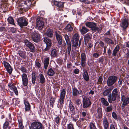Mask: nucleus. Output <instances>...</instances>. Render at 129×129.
<instances>
[{"label":"nucleus","mask_w":129,"mask_h":129,"mask_svg":"<svg viewBox=\"0 0 129 129\" xmlns=\"http://www.w3.org/2000/svg\"><path fill=\"white\" fill-rule=\"evenodd\" d=\"M119 93L117 89L116 88L114 89L112 92L111 97V96L110 94L108 95V99L109 103H111L112 101H115Z\"/></svg>","instance_id":"f257e3e1"},{"label":"nucleus","mask_w":129,"mask_h":129,"mask_svg":"<svg viewBox=\"0 0 129 129\" xmlns=\"http://www.w3.org/2000/svg\"><path fill=\"white\" fill-rule=\"evenodd\" d=\"M60 98L59 100V102L60 103V106H58L59 108H62L63 107V105L64 100V98L65 96L66 93V89L64 88H62L60 90Z\"/></svg>","instance_id":"f03ea898"},{"label":"nucleus","mask_w":129,"mask_h":129,"mask_svg":"<svg viewBox=\"0 0 129 129\" xmlns=\"http://www.w3.org/2000/svg\"><path fill=\"white\" fill-rule=\"evenodd\" d=\"M44 126L41 122L37 121H34L29 126L30 129H43Z\"/></svg>","instance_id":"7ed1b4c3"},{"label":"nucleus","mask_w":129,"mask_h":129,"mask_svg":"<svg viewBox=\"0 0 129 129\" xmlns=\"http://www.w3.org/2000/svg\"><path fill=\"white\" fill-rule=\"evenodd\" d=\"M86 26L91 28L92 30L100 33L102 29L101 28H98L96 27V24L94 23L91 22H86L85 23Z\"/></svg>","instance_id":"20e7f679"},{"label":"nucleus","mask_w":129,"mask_h":129,"mask_svg":"<svg viewBox=\"0 0 129 129\" xmlns=\"http://www.w3.org/2000/svg\"><path fill=\"white\" fill-rule=\"evenodd\" d=\"M121 101L122 103L121 106V107L123 111H124L125 107L129 104V97H126L124 95H123L121 97Z\"/></svg>","instance_id":"39448f33"},{"label":"nucleus","mask_w":129,"mask_h":129,"mask_svg":"<svg viewBox=\"0 0 129 129\" xmlns=\"http://www.w3.org/2000/svg\"><path fill=\"white\" fill-rule=\"evenodd\" d=\"M91 103L89 99L86 97H84L83 99V108H86L89 107Z\"/></svg>","instance_id":"423d86ee"},{"label":"nucleus","mask_w":129,"mask_h":129,"mask_svg":"<svg viewBox=\"0 0 129 129\" xmlns=\"http://www.w3.org/2000/svg\"><path fill=\"white\" fill-rule=\"evenodd\" d=\"M24 43L25 45L29 48L30 51L34 52L35 51L36 48L33 44L27 40H24Z\"/></svg>","instance_id":"0eeeda50"},{"label":"nucleus","mask_w":129,"mask_h":129,"mask_svg":"<svg viewBox=\"0 0 129 129\" xmlns=\"http://www.w3.org/2000/svg\"><path fill=\"white\" fill-rule=\"evenodd\" d=\"M117 79V77L114 76L109 77L107 81L108 85L110 86L113 85L116 82Z\"/></svg>","instance_id":"6e6552de"},{"label":"nucleus","mask_w":129,"mask_h":129,"mask_svg":"<svg viewBox=\"0 0 129 129\" xmlns=\"http://www.w3.org/2000/svg\"><path fill=\"white\" fill-rule=\"evenodd\" d=\"M36 26L39 30H41L43 27L44 22L41 18H38L36 19Z\"/></svg>","instance_id":"1a4fd4ad"},{"label":"nucleus","mask_w":129,"mask_h":129,"mask_svg":"<svg viewBox=\"0 0 129 129\" xmlns=\"http://www.w3.org/2000/svg\"><path fill=\"white\" fill-rule=\"evenodd\" d=\"M43 41L46 45V47L44 49V50L46 51H48L50 48L51 45V40L48 37H45L44 38Z\"/></svg>","instance_id":"9d476101"},{"label":"nucleus","mask_w":129,"mask_h":129,"mask_svg":"<svg viewBox=\"0 0 129 129\" xmlns=\"http://www.w3.org/2000/svg\"><path fill=\"white\" fill-rule=\"evenodd\" d=\"M17 22L20 27L26 26L28 24V22L27 21L26 19L22 17L19 18Z\"/></svg>","instance_id":"9b49d317"},{"label":"nucleus","mask_w":129,"mask_h":129,"mask_svg":"<svg viewBox=\"0 0 129 129\" xmlns=\"http://www.w3.org/2000/svg\"><path fill=\"white\" fill-rule=\"evenodd\" d=\"M31 37L33 41L35 42L39 41L40 39V34L36 31H34L32 33Z\"/></svg>","instance_id":"f8f14e48"},{"label":"nucleus","mask_w":129,"mask_h":129,"mask_svg":"<svg viewBox=\"0 0 129 129\" xmlns=\"http://www.w3.org/2000/svg\"><path fill=\"white\" fill-rule=\"evenodd\" d=\"M64 37L66 41L67 45V52L68 54H69L71 50V43L69 37L68 35H65Z\"/></svg>","instance_id":"ddd939ff"},{"label":"nucleus","mask_w":129,"mask_h":129,"mask_svg":"<svg viewBox=\"0 0 129 129\" xmlns=\"http://www.w3.org/2000/svg\"><path fill=\"white\" fill-rule=\"evenodd\" d=\"M9 89L13 91L16 95H18V92L17 88L14 85V83L9 82L8 85Z\"/></svg>","instance_id":"4468645a"},{"label":"nucleus","mask_w":129,"mask_h":129,"mask_svg":"<svg viewBox=\"0 0 129 129\" xmlns=\"http://www.w3.org/2000/svg\"><path fill=\"white\" fill-rule=\"evenodd\" d=\"M81 65L82 67H84L86 64V54L84 53H81Z\"/></svg>","instance_id":"2eb2a0df"},{"label":"nucleus","mask_w":129,"mask_h":129,"mask_svg":"<svg viewBox=\"0 0 129 129\" xmlns=\"http://www.w3.org/2000/svg\"><path fill=\"white\" fill-rule=\"evenodd\" d=\"M22 78L23 85L25 86H27L28 83V78L27 75L23 73L22 75Z\"/></svg>","instance_id":"dca6fc26"},{"label":"nucleus","mask_w":129,"mask_h":129,"mask_svg":"<svg viewBox=\"0 0 129 129\" xmlns=\"http://www.w3.org/2000/svg\"><path fill=\"white\" fill-rule=\"evenodd\" d=\"M58 50L55 49H52L50 53V55L52 57L57 58L58 56Z\"/></svg>","instance_id":"f3484780"},{"label":"nucleus","mask_w":129,"mask_h":129,"mask_svg":"<svg viewBox=\"0 0 129 129\" xmlns=\"http://www.w3.org/2000/svg\"><path fill=\"white\" fill-rule=\"evenodd\" d=\"M3 64L7 71L9 74H11L12 72V69L10 64L8 63L5 61L3 62Z\"/></svg>","instance_id":"a211bd4d"},{"label":"nucleus","mask_w":129,"mask_h":129,"mask_svg":"<svg viewBox=\"0 0 129 129\" xmlns=\"http://www.w3.org/2000/svg\"><path fill=\"white\" fill-rule=\"evenodd\" d=\"M68 109L70 113H72V114H74L75 111V108L71 101H70L69 103Z\"/></svg>","instance_id":"6ab92c4d"},{"label":"nucleus","mask_w":129,"mask_h":129,"mask_svg":"<svg viewBox=\"0 0 129 129\" xmlns=\"http://www.w3.org/2000/svg\"><path fill=\"white\" fill-rule=\"evenodd\" d=\"M82 92L81 90H78L76 88H73L72 94L74 96H76L78 94H82Z\"/></svg>","instance_id":"aec40b11"},{"label":"nucleus","mask_w":129,"mask_h":129,"mask_svg":"<svg viewBox=\"0 0 129 129\" xmlns=\"http://www.w3.org/2000/svg\"><path fill=\"white\" fill-rule=\"evenodd\" d=\"M52 4L53 5H54L59 8H62L63 6V3L60 2L54 1L52 2Z\"/></svg>","instance_id":"412c9836"},{"label":"nucleus","mask_w":129,"mask_h":129,"mask_svg":"<svg viewBox=\"0 0 129 129\" xmlns=\"http://www.w3.org/2000/svg\"><path fill=\"white\" fill-rule=\"evenodd\" d=\"M103 125L104 127V129H107L109 126V123L107 118L104 117L103 119Z\"/></svg>","instance_id":"4be33fe9"},{"label":"nucleus","mask_w":129,"mask_h":129,"mask_svg":"<svg viewBox=\"0 0 129 129\" xmlns=\"http://www.w3.org/2000/svg\"><path fill=\"white\" fill-rule=\"evenodd\" d=\"M122 27L124 28H126L127 27L128 24L127 19L126 18L122 19Z\"/></svg>","instance_id":"5701e85b"},{"label":"nucleus","mask_w":129,"mask_h":129,"mask_svg":"<svg viewBox=\"0 0 129 129\" xmlns=\"http://www.w3.org/2000/svg\"><path fill=\"white\" fill-rule=\"evenodd\" d=\"M83 78L86 81H87L89 80V77L87 72L86 70L85 69H83Z\"/></svg>","instance_id":"b1692460"},{"label":"nucleus","mask_w":129,"mask_h":129,"mask_svg":"<svg viewBox=\"0 0 129 129\" xmlns=\"http://www.w3.org/2000/svg\"><path fill=\"white\" fill-rule=\"evenodd\" d=\"M55 35L56 38L58 41V44L61 45L62 43V39L61 36L57 32L55 33Z\"/></svg>","instance_id":"393cba45"},{"label":"nucleus","mask_w":129,"mask_h":129,"mask_svg":"<svg viewBox=\"0 0 129 129\" xmlns=\"http://www.w3.org/2000/svg\"><path fill=\"white\" fill-rule=\"evenodd\" d=\"M114 87L112 86L105 90L103 92V94L104 96H106L108 95L109 93H111V91L113 89Z\"/></svg>","instance_id":"a878e982"},{"label":"nucleus","mask_w":129,"mask_h":129,"mask_svg":"<svg viewBox=\"0 0 129 129\" xmlns=\"http://www.w3.org/2000/svg\"><path fill=\"white\" fill-rule=\"evenodd\" d=\"M53 31L50 29H48L45 33V34L49 38H51L53 36Z\"/></svg>","instance_id":"bb28decb"},{"label":"nucleus","mask_w":129,"mask_h":129,"mask_svg":"<svg viewBox=\"0 0 129 129\" xmlns=\"http://www.w3.org/2000/svg\"><path fill=\"white\" fill-rule=\"evenodd\" d=\"M49 59L48 57L45 58L44 61V64L45 69H47L49 63Z\"/></svg>","instance_id":"cd10ccee"},{"label":"nucleus","mask_w":129,"mask_h":129,"mask_svg":"<svg viewBox=\"0 0 129 129\" xmlns=\"http://www.w3.org/2000/svg\"><path fill=\"white\" fill-rule=\"evenodd\" d=\"M119 46L118 45L117 46L113 51L112 55L114 56H115L119 51Z\"/></svg>","instance_id":"c85d7f7f"},{"label":"nucleus","mask_w":129,"mask_h":129,"mask_svg":"<svg viewBox=\"0 0 129 129\" xmlns=\"http://www.w3.org/2000/svg\"><path fill=\"white\" fill-rule=\"evenodd\" d=\"M101 101L103 106H107L109 105V103L107 100L104 98H102L101 99Z\"/></svg>","instance_id":"c756f323"},{"label":"nucleus","mask_w":129,"mask_h":129,"mask_svg":"<svg viewBox=\"0 0 129 129\" xmlns=\"http://www.w3.org/2000/svg\"><path fill=\"white\" fill-rule=\"evenodd\" d=\"M18 53L19 55L21 57L24 59L26 58V52L25 51H23L21 50H19L18 51Z\"/></svg>","instance_id":"7c9ffc66"},{"label":"nucleus","mask_w":129,"mask_h":129,"mask_svg":"<svg viewBox=\"0 0 129 129\" xmlns=\"http://www.w3.org/2000/svg\"><path fill=\"white\" fill-rule=\"evenodd\" d=\"M24 104L25 105V110L26 111H28L30 109V106L28 102L24 101Z\"/></svg>","instance_id":"2f4dec72"},{"label":"nucleus","mask_w":129,"mask_h":129,"mask_svg":"<svg viewBox=\"0 0 129 129\" xmlns=\"http://www.w3.org/2000/svg\"><path fill=\"white\" fill-rule=\"evenodd\" d=\"M39 78L40 82L43 84L45 82V79L43 75L42 74H40L39 75Z\"/></svg>","instance_id":"473e14b6"},{"label":"nucleus","mask_w":129,"mask_h":129,"mask_svg":"<svg viewBox=\"0 0 129 129\" xmlns=\"http://www.w3.org/2000/svg\"><path fill=\"white\" fill-rule=\"evenodd\" d=\"M91 36V34L88 33L84 36V38L85 43H86V42H87L90 39Z\"/></svg>","instance_id":"72a5a7b5"},{"label":"nucleus","mask_w":129,"mask_h":129,"mask_svg":"<svg viewBox=\"0 0 129 129\" xmlns=\"http://www.w3.org/2000/svg\"><path fill=\"white\" fill-rule=\"evenodd\" d=\"M65 29L68 32H71L73 29V28L72 27L70 24H68L65 27Z\"/></svg>","instance_id":"f704fd0d"},{"label":"nucleus","mask_w":129,"mask_h":129,"mask_svg":"<svg viewBox=\"0 0 129 129\" xmlns=\"http://www.w3.org/2000/svg\"><path fill=\"white\" fill-rule=\"evenodd\" d=\"M55 74V72L52 68L49 69L48 70L47 74L50 76H53Z\"/></svg>","instance_id":"c9c22d12"},{"label":"nucleus","mask_w":129,"mask_h":129,"mask_svg":"<svg viewBox=\"0 0 129 129\" xmlns=\"http://www.w3.org/2000/svg\"><path fill=\"white\" fill-rule=\"evenodd\" d=\"M18 121L19 123V127L20 128L23 129L24 128V126L22 124V119L20 118L18 119Z\"/></svg>","instance_id":"e433bc0d"},{"label":"nucleus","mask_w":129,"mask_h":129,"mask_svg":"<svg viewBox=\"0 0 129 129\" xmlns=\"http://www.w3.org/2000/svg\"><path fill=\"white\" fill-rule=\"evenodd\" d=\"M79 34H75L73 36L72 40L74 41L77 40V41H78L79 39Z\"/></svg>","instance_id":"4c0bfd02"},{"label":"nucleus","mask_w":129,"mask_h":129,"mask_svg":"<svg viewBox=\"0 0 129 129\" xmlns=\"http://www.w3.org/2000/svg\"><path fill=\"white\" fill-rule=\"evenodd\" d=\"M104 41L107 43L109 44H113L114 43L112 41V40L108 38H106L104 39Z\"/></svg>","instance_id":"58836bf2"},{"label":"nucleus","mask_w":129,"mask_h":129,"mask_svg":"<svg viewBox=\"0 0 129 129\" xmlns=\"http://www.w3.org/2000/svg\"><path fill=\"white\" fill-rule=\"evenodd\" d=\"M9 123L8 122H6L3 125V128L4 129H10V126H9Z\"/></svg>","instance_id":"ea45409f"},{"label":"nucleus","mask_w":129,"mask_h":129,"mask_svg":"<svg viewBox=\"0 0 129 129\" xmlns=\"http://www.w3.org/2000/svg\"><path fill=\"white\" fill-rule=\"evenodd\" d=\"M55 99L53 97H51L50 101V106H51L52 108L53 107V104L55 101Z\"/></svg>","instance_id":"a19ab883"},{"label":"nucleus","mask_w":129,"mask_h":129,"mask_svg":"<svg viewBox=\"0 0 129 129\" xmlns=\"http://www.w3.org/2000/svg\"><path fill=\"white\" fill-rule=\"evenodd\" d=\"M98 116L99 118L101 117L102 115V112L101 108H99L97 110Z\"/></svg>","instance_id":"79ce46f5"},{"label":"nucleus","mask_w":129,"mask_h":129,"mask_svg":"<svg viewBox=\"0 0 129 129\" xmlns=\"http://www.w3.org/2000/svg\"><path fill=\"white\" fill-rule=\"evenodd\" d=\"M80 31L83 34H85L88 31V29L86 27L83 26L82 29L80 30Z\"/></svg>","instance_id":"37998d69"},{"label":"nucleus","mask_w":129,"mask_h":129,"mask_svg":"<svg viewBox=\"0 0 129 129\" xmlns=\"http://www.w3.org/2000/svg\"><path fill=\"white\" fill-rule=\"evenodd\" d=\"M7 20L8 22L10 24L13 25H15V24L14 23V20L12 17H9L8 18Z\"/></svg>","instance_id":"c03bdc74"},{"label":"nucleus","mask_w":129,"mask_h":129,"mask_svg":"<svg viewBox=\"0 0 129 129\" xmlns=\"http://www.w3.org/2000/svg\"><path fill=\"white\" fill-rule=\"evenodd\" d=\"M89 127L90 129H96L94 123L93 122H90L89 123Z\"/></svg>","instance_id":"a18cd8bd"},{"label":"nucleus","mask_w":129,"mask_h":129,"mask_svg":"<svg viewBox=\"0 0 129 129\" xmlns=\"http://www.w3.org/2000/svg\"><path fill=\"white\" fill-rule=\"evenodd\" d=\"M78 41H72V45L73 47H77L78 45Z\"/></svg>","instance_id":"49530a36"},{"label":"nucleus","mask_w":129,"mask_h":129,"mask_svg":"<svg viewBox=\"0 0 129 129\" xmlns=\"http://www.w3.org/2000/svg\"><path fill=\"white\" fill-rule=\"evenodd\" d=\"M112 106L111 105H110L107 107L106 111L107 112H110L112 111Z\"/></svg>","instance_id":"de8ad7c7"},{"label":"nucleus","mask_w":129,"mask_h":129,"mask_svg":"<svg viewBox=\"0 0 129 129\" xmlns=\"http://www.w3.org/2000/svg\"><path fill=\"white\" fill-rule=\"evenodd\" d=\"M60 118L59 117L57 116L55 118L54 120L57 124H58L60 122Z\"/></svg>","instance_id":"09e8293b"},{"label":"nucleus","mask_w":129,"mask_h":129,"mask_svg":"<svg viewBox=\"0 0 129 129\" xmlns=\"http://www.w3.org/2000/svg\"><path fill=\"white\" fill-rule=\"evenodd\" d=\"M112 116L116 120L117 119V116L116 113L114 112H113L112 113Z\"/></svg>","instance_id":"8fccbe9b"},{"label":"nucleus","mask_w":129,"mask_h":129,"mask_svg":"<svg viewBox=\"0 0 129 129\" xmlns=\"http://www.w3.org/2000/svg\"><path fill=\"white\" fill-rule=\"evenodd\" d=\"M67 129H74L73 125L72 123H69L68 124Z\"/></svg>","instance_id":"3c124183"},{"label":"nucleus","mask_w":129,"mask_h":129,"mask_svg":"<svg viewBox=\"0 0 129 129\" xmlns=\"http://www.w3.org/2000/svg\"><path fill=\"white\" fill-rule=\"evenodd\" d=\"M41 66V64L40 63L37 61L35 62V67L36 68H40Z\"/></svg>","instance_id":"603ef678"},{"label":"nucleus","mask_w":129,"mask_h":129,"mask_svg":"<svg viewBox=\"0 0 129 129\" xmlns=\"http://www.w3.org/2000/svg\"><path fill=\"white\" fill-rule=\"evenodd\" d=\"M92 56H93L94 58H97L99 57L100 54L99 53H95L93 54Z\"/></svg>","instance_id":"864d4df0"},{"label":"nucleus","mask_w":129,"mask_h":129,"mask_svg":"<svg viewBox=\"0 0 129 129\" xmlns=\"http://www.w3.org/2000/svg\"><path fill=\"white\" fill-rule=\"evenodd\" d=\"M36 80V77L35 75H33L32 78V81L33 84H35Z\"/></svg>","instance_id":"5fc2aeb1"},{"label":"nucleus","mask_w":129,"mask_h":129,"mask_svg":"<svg viewBox=\"0 0 129 129\" xmlns=\"http://www.w3.org/2000/svg\"><path fill=\"white\" fill-rule=\"evenodd\" d=\"M87 114V112L86 111L85 112H82L81 114L82 116L85 117L86 116Z\"/></svg>","instance_id":"6e6d98bb"},{"label":"nucleus","mask_w":129,"mask_h":129,"mask_svg":"<svg viewBox=\"0 0 129 129\" xmlns=\"http://www.w3.org/2000/svg\"><path fill=\"white\" fill-rule=\"evenodd\" d=\"M94 93V92L93 91L90 90L88 92V94H89L90 96H92V95Z\"/></svg>","instance_id":"4d7b16f0"},{"label":"nucleus","mask_w":129,"mask_h":129,"mask_svg":"<svg viewBox=\"0 0 129 129\" xmlns=\"http://www.w3.org/2000/svg\"><path fill=\"white\" fill-rule=\"evenodd\" d=\"M103 80L102 77V76H100L99 78L98 82H99L100 83H102Z\"/></svg>","instance_id":"13d9d810"},{"label":"nucleus","mask_w":129,"mask_h":129,"mask_svg":"<svg viewBox=\"0 0 129 129\" xmlns=\"http://www.w3.org/2000/svg\"><path fill=\"white\" fill-rule=\"evenodd\" d=\"M10 30L13 33H15L16 31V29L14 27H11V28Z\"/></svg>","instance_id":"bf43d9fd"},{"label":"nucleus","mask_w":129,"mask_h":129,"mask_svg":"<svg viewBox=\"0 0 129 129\" xmlns=\"http://www.w3.org/2000/svg\"><path fill=\"white\" fill-rule=\"evenodd\" d=\"M74 73L75 74H78L79 73V70L77 69H75L74 71Z\"/></svg>","instance_id":"052dcab7"},{"label":"nucleus","mask_w":129,"mask_h":129,"mask_svg":"<svg viewBox=\"0 0 129 129\" xmlns=\"http://www.w3.org/2000/svg\"><path fill=\"white\" fill-rule=\"evenodd\" d=\"M21 70L23 72H26V69L23 67L21 68Z\"/></svg>","instance_id":"680f3d73"},{"label":"nucleus","mask_w":129,"mask_h":129,"mask_svg":"<svg viewBox=\"0 0 129 129\" xmlns=\"http://www.w3.org/2000/svg\"><path fill=\"white\" fill-rule=\"evenodd\" d=\"M76 103L77 105H79L81 103L80 100L79 99L77 100L76 101Z\"/></svg>","instance_id":"e2e57ef3"},{"label":"nucleus","mask_w":129,"mask_h":129,"mask_svg":"<svg viewBox=\"0 0 129 129\" xmlns=\"http://www.w3.org/2000/svg\"><path fill=\"white\" fill-rule=\"evenodd\" d=\"M110 129H115V128L114 125L113 124H111L110 126Z\"/></svg>","instance_id":"0e129e2a"},{"label":"nucleus","mask_w":129,"mask_h":129,"mask_svg":"<svg viewBox=\"0 0 129 129\" xmlns=\"http://www.w3.org/2000/svg\"><path fill=\"white\" fill-rule=\"evenodd\" d=\"M107 53L109 55H110L111 53V51L109 48L107 51Z\"/></svg>","instance_id":"69168bd1"},{"label":"nucleus","mask_w":129,"mask_h":129,"mask_svg":"<svg viewBox=\"0 0 129 129\" xmlns=\"http://www.w3.org/2000/svg\"><path fill=\"white\" fill-rule=\"evenodd\" d=\"M103 60V58H100L99 59V62H102Z\"/></svg>","instance_id":"338daca9"},{"label":"nucleus","mask_w":129,"mask_h":129,"mask_svg":"<svg viewBox=\"0 0 129 129\" xmlns=\"http://www.w3.org/2000/svg\"><path fill=\"white\" fill-rule=\"evenodd\" d=\"M126 46L129 47V42H126L125 43Z\"/></svg>","instance_id":"774afa93"}]
</instances>
